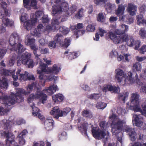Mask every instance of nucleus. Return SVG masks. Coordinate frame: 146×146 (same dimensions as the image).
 <instances>
[{
    "label": "nucleus",
    "instance_id": "nucleus-39",
    "mask_svg": "<svg viewBox=\"0 0 146 146\" xmlns=\"http://www.w3.org/2000/svg\"><path fill=\"white\" fill-rule=\"evenodd\" d=\"M141 68V64L139 62H136L133 64V70L135 71H140Z\"/></svg>",
    "mask_w": 146,
    "mask_h": 146
},
{
    "label": "nucleus",
    "instance_id": "nucleus-46",
    "mask_svg": "<svg viewBox=\"0 0 146 146\" xmlns=\"http://www.w3.org/2000/svg\"><path fill=\"white\" fill-rule=\"evenodd\" d=\"M61 0H51V4L52 6V11L54 9V7H58L61 2Z\"/></svg>",
    "mask_w": 146,
    "mask_h": 146
},
{
    "label": "nucleus",
    "instance_id": "nucleus-58",
    "mask_svg": "<svg viewBox=\"0 0 146 146\" xmlns=\"http://www.w3.org/2000/svg\"><path fill=\"white\" fill-rule=\"evenodd\" d=\"M77 9V6L75 5H72V6L70 7V9H69L70 12H69L70 13H70L71 14H72L74 12L76 11Z\"/></svg>",
    "mask_w": 146,
    "mask_h": 146
},
{
    "label": "nucleus",
    "instance_id": "nucleus-50",
    "mask_svg": "<svg viewBox=\"0 0 146 146\" xmlns=\"http://www.w3.org/2000/svg\"><path fill=\"white\" fill-rule=\"evenodd\" d=\"M84 9L81 8L77 13L75 15V17L77 19H80L83 16V11Z\"/></svg>",
    "mask_w": 146,
    "mask_h": 146
},
{
    "label": "nucleus",
    "instance_id": "nucleus-55",
    "mask_svg": "<svg viewBox=\"0 0 146 146\" xmlns=\"http://www.w3.org/2000/svg\"><path fill=\"white\" fill-rule=\"evenodd\" d=\"M50 21V19L48 17V15H44L42 18V22L43 23H48Z\"/></svg>",
    "mask_w": 146,
    "mask_h": 146
},
{
    "label": "nucleus",
    "instance_id": "nucleus-5",
    "mask_svg": "<svg viewBox=\"0 0 146 146\" xmlns=\"http://www.w3.org/2000/svg\"><path fill=\"white\" fill-rule=\"evenodd\" d=\"M53 10L52 11V13L53 16L56 15L59 12L63 11L65 12L67 16L70 15L68 10V4L65 1H61V2L58 7H54Z\"/></svg>",
    "mask_w": 146,
    "mask_h": 146
},
{
    "label": "nucleus",
    "instance_id": "nucleus-32",
    "mask_svg": "<svg viewBox=\"0 0 146 146\" xmlns=\"http://www.w3.org/2000/svg\"><path fill=\"white\" fill-rule=\"evenodd\" d=\"M8 86L7 79L3 78L1 80H0V87L3 89H6Z\"/></svg>",
    "mask_w": 146,
    "mask_h": 146
},
{
    "label": "nucleus",
    "instance_id": "nucleus-29",
    "mask_svg": "<svg viewBox=\"0 0 146 146\" xmlns=\"http://www.w3.org/2000/svg\"><path fill=\"white\" fill-rule=\"evenodd\" d=\"M139 115H138L136 114H135L133 115V117L134 120H133V122L135 125L136 126L140 127L142 125L143 123L140 120L139 117Z\"/></svg>",
    "mask_w": 146,
    "mask_h": 146
},
{
    "label": "nucleus",
    "instance_id": "nucleus-45",
    "mask_svg": "<svg viewBox=\"0 0 146 146\" xmlns=\"http://www.w3.org/2000/svg\"><path fill=\"white\" fill-rule=\"evenodd\" d=\"M43 14V12L41 11H38L36 12L35 13L34 15H33V17H32V18H31L33 20L36 19V22H37V20L39 18L42 16Z\"/></svg>",
    "mask_w": 146,
    "mask_h": 146
},
{
    "label": "nucleus",
    "instance_id": "nucleus-61",
    "mask_svg": "<svg viewBox=\"0 0 146 146\" xmlns=\"http://www.w3.org/2000/svg\"><path fill=\"white\" fill-rule=\"evenodd\" d=\"M48 46L50 48H55L56 47V43L54 41H49L48 44Z\"/></svg>",
    "mask_w": 146,
    "mask_h": 146
},
{
    "label": "nucleus",
    "instance_id": "nucleus-11",
    "mask_svg": "<svg viewBox=\"0 0 146 146\" xmlns=\"http://www.w3.org/2000/svg\"><path fill=\"white\" fill-rule=\"evenodd\" d=\"M116 73L115 79L120 83L121 82L124 85L125 83L126 79L124 76V72L121 69H117L115 70Z\"/></svg>",
    "mask_w": 146,
    "mask_h": 146
},
{
    "label": "nucleus",
    "instance_id": "nucleus-19",
    "mask_svg": "<svg viewBox=\"0 0 146 146\" xmlns=\"http://www.w3.org/2000/svg\"><path fill=\"white\" fill-rule=\"evenodd\" d=\"M45 128L47 131L51 130L53 128L54 121L51 119H46L44 121Z\"/></svg>",
    "mask_w": 146,
    "mask_h": 146
},
{
    "label": "nucleus",
    "instance_id": "nucleus-63",
    "mask_svg": "<svg viewBox=\"0 0 146 146\" xmlns=\"http://www.w3.org/2000/svg\"><path fill=\"white\" fill-rule=\"evenodd\" d=\"M95 29V28L94 26L92 25H89L87 27H86V30L88 31H94Z\"/></svg>",
    "mask_w": 146,
    "mask_h": 146
},
{
    "label": "nucleus",
    "instance_id": "nucleus-23",
    "mask_svg": "<svg viewBox=\"0 0 146 146\" xmlns=\"http://www.w3.org/2000/svg\"><path fill=\"white\" fill-rule=\"evenodd\" d=\"M137 7L136 5L132 3L128 4L127 11L129 14L132 16H133L136 14Z\"/></svg>",
    "mask_w": 146,
    "mask_h": 146
},
{
    "label": "nucleus",
    "instance_id": "nucleus-25",
    "mask_svg": "<svg viewBox=\"0 0 146 146\" xmlns=\"http://www.w3.org/2000/svg\"><path fill=\"white\" fill-rule=\"evenodd\" d=\"M125 10L124 6L122 4L119 5L117 9L115 11L116 15L119 17V20L121 17H123L124 15H123Z\"/></svg>",
    "mask_w": 146,
    "mask_h": 146
},
{
    "label": "nucleus",
    "instance_id": "nucleus-41",
    "mask_svg": "<svg viewBox=\"0 0 146 146\" xmlns=\"http://www.w3.org/2000/svg\"><path fill=\"white\" fill-rule=\"evenodd\" d=\"M35 40L33 38L31 37L30 36L27 37V39H26L25 43L26 44H28L29 45H32L35 44Z\"/></svg>",
    "mask_w": 146,
    "mask_h": 146
},
{
    "label": "nucleus",
    "instance_id": "nucleus-1",
    "mask_svg": "<svg viewBox=\"0 0 146 146\" xmlns=\"http://www.w3.org/2000/svg\"><path fill=\"white\" fill-rule=\"evenodd\" d=\"M58 90L57 86L53 84L42 91L38 90L36 92L35 94H30L27 98V101L28 103H30L34 99H37L39 102L44 104L45 101L47 100V94L52 95Z\"/></svg>",
    "mask_w": 146,
    "mask_h": 146
},
{
    "label": "nucleus",
    "instance_id": "nucleus-22",
    "mask_svg": "<svg viewBox=\"0 0 146 146\" xmlns=\"http://www.w3.org/2000/svg\"><path fill=\"white\" fill-rule=\"evenodd\" d=\"M122 35V36L121 37L122 42H126L128 46L129 45H131V41H132L133 37V36L125 33Z\"/></svg>",
    "mask_w": 146,
    "mask_h": 146
},
{
    "label": "nucleus",
    "instance_id": "nucleus-38",
    "mask_svg": "<svg viewBox=\"0 0 146 146\" xmlns=\"http://www.w3.org/2000/svg\"><path fill=\"white\" fill-rule=\"evenodd\" d=\"M137 24L140 25L141 24L146 25V20L144 19L142 15H139L137 17Z\"/></svg>",
    "mask_w": 146,
    "mask_h": 146
},
{
    "label": "nucleus",
    "instance_id": "nucleus-26",
    "mask_svg": "<svg viewBox=\"0 0 146 146\" xmlns=\"http://www.w3.org/2000/svg\"><path fill=\"white\" fill-rule=\"evenodd\" d=\"M53 100L55 102H62L64 99V97L61 94L58 93L53 95L52 96Z\"/></svg>",
    "mask_w": 146,
    "mask_h": 146
},
{
    "label": "nucleus",
    "instance_id": "nucleus-40",
    "mask_svg": "<svg viewBox=\"0 0 146 146\" xmlns=\"http://www.w3.org/2000/svg\"><path fill=\"white\" fill-rule=\"evenodd\" d=\"M44 27V31H42V33H45L46 31H47L48 33L50 32L52 30L53 31H57V29L55 28L52 25L51 26L49 25L46 26V27L43 26Z\"/></svg>",
    "mask_w": 146,
    "mask_h": 146
},
{
    "label": "nucleus",
    "instance_id": "nucleus-12",
    "mask_svg": "<svg viewBox=\"0 0 146 146\" xmlns=\"http://www.w3.org/2000/svg\"><path fill=\"white\" fill-rule=\"evenodd\" d=\"M21 38L19 34L16 32H13L9 38V46L11 47L18 42H21Z\"/></svg>",
    "mask_w": 146,
    "mask_h": 146
},
{
    "label": "nucleus",
    "instance_id": "nucleus-16",
    "mask_svg": "<svg viewBox=\"0 0 146 146\" xmlns=\"http://www.w3.org/2000/svg\"><path fill=\"white\" fill-rule=\"evenodd\" d=\"M108 37L112 40L114 43L118 44L122 43L121 37L117 36L115 34L113 33L111 31H109L107 34Z\"/></svg>",
    "mask_w": 146,
    "mask_h": 146
},
{
    "label": "nucleus",
    "instance_id": "nucleus-28",
    "mask_svg": "<svg viewBox=\"0 0 146 146\" xmlns=\"http://www.w3.org/2000/svg\"><path fill=\"white\" fill-rule=\"evenodd\" d=\"M21 70L20 69H18L17 72V74H19V79L20 80H23L24 81L28 79V74H27V72H25L24 74H21L20 72Z\"/></svg>",
    "mask_w": 146,
    "mask_h": 146
},
{
    "label": "nucleus",
    "instance_id": "nucleus-7",
    "mask_svg": "<svg viewBox=\"0 0 146 146\" xmlns=\"http://www.w3.org/2000/svg\"><path fill=\"white\" fill-rule=\"evenodd\" d=\"M92 134L93 137L96 139H101L105 137L107 134L109 135V133L106 130L99 129L98 127H92L91 130Z\"/></svg>",
    "mask_w": 146,
    "mask_h": 146
},
{
    "label": "nucleus",
    "instance_id": "nucleus-17",
    "mask_svg": "<svg viewBox=\"0 0 146 146\" xmlns=\"http://www.w3.org/2000/svg\"><path fill=\"white\" fill-rule=\"evenodd\" d=\"M15 71L14 70H6L4 69H3V75L7 76H12V77L14 81L17 80L18 79V77H19V74H17L16 72V75H15Z\"/></svg>",
    "mask_w": 146,
    "mask_h": 146
},
{
    "label": "nucleus",
    "instance_id": "nucleus-60",
    "mask_svg": "<svg viewBox=\"0 0 146 146\" xmlns=\"http://www.w3.org/2000/svg\"><path fill=\"white\" fill-rule=\"evenodd\" d=\"M106 105L104 103L99 102L97 104V107L99 109H104L106 106Z\"/></svg>",
    "mask_w": 146,
    "mask_h": 146
},
{
    "label": "nucleus",
    "instance_id": "nucleus-30",
    "mask_svg": "<svg viewBox=\"0 0 146 146\" xmlns=\"http://www.w3.org/2000/svg\"><path fill=\"white\" fill-rule=\"evenodd\" d=\"M131 45H129V46L130 47H134V49L135 50H137L139 49V48L140 46L141 42L139 40H135L133 38V40L131 41Z\"/></svg>",
    "mask_w": 146,
    "mask_h": 146
},
{
    "label": "nucleus",
    "instance_id": "nucleus-51",
    "mask_svg": "<svg viewBox=\"0 0 146 146\" xmlns=\"http://www.w3.org/2000/svg\"><path fill=\"white\" fill-rule=\"evenodd\" d=\"M52 25H53L55 28L57 29V30H58V28L59 27V22L57 19H52Z\"/></svg>",
    "mask_w": 146,
    "mask_h": 146
},
{
    "label": "nucleus",
    "instance_id": "nucleus-47",
    "mask_svg": "<svg viewBox=\"0 0 146 146\" xmlns=\"http://www.w3.org/2000/svg\"><path fill=\"white\" fill-rule=\"evenodd\" d=\"M139 34L141 38L143 39L146 38V31L145 28H141L139 32Z\"/></svg>",
    "mask_w": 146,
    "mask_h": 146
},
{
    "label": "nucleus",
    "instance_id": "nucleus-33",
    "mask_svg": "<svg viewBox=\"0 0 146 146\" xmlns=\"http://www.w3.org/2000/svg\"><path fill=\"white\" fill-rule=\"evenodd\" d=\"M64 38L61 34H57L54 37V40L57 43H58L60 46L63 43Z\"/></svg>",
    "mask_w": 146,
    "mask_h": 146
},
{
    "label": "nucleus",
    "instance_id": "nucleus-64",
    "mask_svg": "<svg viewBox=\"0 0 146 146\" xmlns=\"http://www.w3.org/2000/svg\"><path fill=\"white\" fill-rule=\"evenodd\" d=\"M140 53L141 54H144L146 52V45H143L139 49Z\"/></svg>",
    "mask_w": 146,
    "mask_h": 146
},
{
    "label": "nucleus",
    "instance_id": "nucleus-56",
    "mask_svg": "<svg viewBox=\"0 0 146 146\" xmlns=\"http://www.w3.org/2000/svg\"><path fill=\"white\" fill-rule=\"evenodd\" d=\"M30 1H31V2L30 4V6L31 7H35V8L36 7L37 2L36 0H30L29 5H25V6L24 5V3L23 2V5L25 7H27V6L29 5L30 4Z\"/></svg>",
    "mask_w": 146,
    "mask_h": 146
},
{
    "label": "nucleus",
    "instance_id": "nucleus-2",
    "mask_svg": "<svg viewBox=\"0 0 146 146\" xmlns=\"http://www.w3.org/2000/svg\"><path fill=\"white\" fill-rule=\"evenodd\" d=\"M16 93L14 94L11 93L9 96H5L2 97V99L5 106H11L14 105L15 102H22L24 100L22 94L27 95V93L24 89L20 88H16Z\"/></svg>",
    "mask_w": 146,
    "mask_h": 146
},
{
    "label": "nucleus",
    "instance_id": "nucleus-4",
    "mask_svg": "<svg viewBox=\"0 0 146 146\" xmlns=\"http://www.w3.org/2000/svg\"><path fill=\"white\" fill-rule=\"evenodd\" d=\"M31 54L26 52L21 56L22 60H17V65L20 66L22 63L28 68H33L34 66V62L33 60L31 59Z\"/></svg>",
    "mask_w": 146,
    "mask_h": 146
},
{
    "label": "nucleus",
    "instance_id": "nucleus-48",
    "mask_svg": "<svg viewBox=\"0 0 146 146\" xmlns=\"http://www.w3.org/2000/svg\"><path fill=\"white\" fill-rule=\"evenodd\" d=\"M58 30H59V31L64 35L67 34L69 32V30L68 29L64 26L60 27L59 26Z\"/></svg>",
    "mask_w": 146,
    "mask_h": 146
},
{
    "label": "nucleus",
    "instance_id": "nucleus-14",
    "mask_svg": "<svg viewBox=\"0 0 146 146\" xmlns=\"http://www.w3.org/2000/svg\"><path fill=\"white\" fill-rule=\"evenodd\" d=\"M5 16L2 19L3 24L2 27L0 29V33H4L6 31L5 27L7 26H12L13 24V22Z\"/></svg>",
    "mask_w": 146,
    "mask_h": 146
},
{
    "label": "nucleus",
    "instance_id": "nucleus-36",
    "mask_svg": "<svg viewBox=\"0 0 146 146\" xmlns=\"http://www.w3.org/2000/svg\"><path fill=\"white\" fill-rule=\"evenodd\" d=\"M104 7L106 10L109 12L112 11L115 8V4H112L110 3H108L104 5Z\"/></svg>",
    "mask_w": 146,
    "mask_h": 146
},
{
    "label": "nucleus",
    "instance_id": "nucleus-54",
    "mask_svg": "<svg viewBox=\"0 0 146 146\" xmlns=\"http://www.w3.org/2000/svg\"><path fill=\"white\" fill-rule=\"evenodd\" d=\"M34 86V83H32L31 84H29L28 85L27 88V91H26V92L27 93V95L30 94L32 91Z\"/></svg>",
    "mask_w": 146,
    "mask_h": 146
},
{
    "label": "nucleus",
    "instance_id": "nucleus-43",
    "mask_svg": "<svg viewBox=\"0 0 146 146\" xmlns=\"http://www.w3.org/2000/svg\"><path fill=\"white\" fill-rule=\"evenodd\" d=\"M112 32L113 33L115 34L116 35H121L123 34V33L121 30L117 29L114 27H113L112 28L110 31Z\"/></svg>",
    "mask_w": 146,
    "mask_h": 146
},
{
    "label": "nucleus",
    "instance_id": "nucleus-20",
    "mask_svg": "<svg viewBox=\"0 0 146 146\" xmlns=\"http://www.w3.org/2000/svg\"><path fill=\"white\" fill-rule=\"evenodd\" d=\"M120 88L118 87H115L112 85H107L102 88L104 92H106L108 91H113L114 93H118L119 92Z\"/></svg>",
    "mask_w": 146,
    "mask_h": 146
},
{
    "label": "nucleus",
    "instance_id": "nucleus-15",
    "mask_svg": "<svg viewBox=\"0 0 146 146\" xmlns=\"http://www.w3.org/2000/svg\"><path fill=\"white\" fill-rule=\"evenodd\" d=\"M125 130L127 133H128L131 141H135L137 139V134L134 129L129 126H127L126 127Z\"/></svg>",
    "mask_w": 146,
    "mask_h": 146
},
{
    "label": "nucleus",
    "instance_id": "nucleus-57",
    "mask_svg": "<svg viewBox=\"0 0 146 146\" xmlns=\"http://www.w3.org/2000/svg\"><path fill=\"white\" fill-rule=\"evenodd\" d=\"M100 96L99 94H93L88 96V98L90 99L94 100H97L99 99Z\"/></svg>",
    "mask_w": 146,
    "mask_h": 146
},
{
    "label": "nucleus",
    "instance_id": "nucleus-44",
    "mask_svg": "<svg viewBox=\"0 0 146 146\" xmlns=\"http://www.w3.org/2000/svg\"><path fill=\"white\" fill-rule=\"evenodd\" d=\"M70 40L68 38H66L64 39V43L63 42V43H62L61 46L63 48H66L70 44Z\"/></svg>",
    "mask_w": 146,
    "mask_h": 146
},
{
    "label": "nucleus",
    "instance_id": "nucleus-42",
    "mask_svg": "<svg viewBox=\"0 0 146 146\" xmlns=\"http://www.w3.org/2000/svg\"><path fill=\"white\" fill-rule=\"evenodd\" d=\"M129 56L127 54H124L123 55H120L119 56L117 57V60L119 61L123 60L125 61L129 62V60L128 59V57Z\"/></svg>",
    "mask_w": 146,
    "mask_h": 146
},
{
    "label": "nucleus",
    "instance_id": "nucleus-6",
    "mask_svg": "<svg viewBox=\"0 0 146 146\" xmlns=\"http://www.w3.org/2000/svg\"><path fill=\"white\" fill-rule=\"evenodd\" d=\"M71 110L70 108L67 107L64 108L63 111H61L58 107H55L51 111L50 113L53 115L54 118L58 119L60 117L66 116Z\"/></svg>",
    "mask_w": 146,
    "mask_h": 146
},
{
    "label": "nucleus",
    "instance_id": "nucleus-52",
    "mask_svg": "<svg viewBox=\"0 0 146 146\" xmlns=\"http://www.w3.org/2000/svg\"><path fill=\"white\" fill-rule=\"evenodd\" d=\"M107 0H94L95 4L100 6L106 3Z\"/></svg>",
    "mask_w": 146,
    "mask_h": 146
},
{
    "label": "nucleus",
    "instance_id": "nucleus-31",
    "mask_svg": "<svg viewBox=\"0 0 146 146\" xmlns=\"http://www.w3.org/2000/svg\"><path fill=\"white\" fill-rule=\"evenodd\" d=\"M128 93L127 92L119 93L118 95V98L120 102H125V100L127 98Z\"/></svg>",
    "mask_w": 146,
    "mask_h": 146
},
{
    "label": "nucleus",
    "instance_id": "nucleus-18",
    "mask_svg": "<svg viewBox=\"0 0 146 146\" xmlns=\"http://www.w3.org/2000/svg\"><path fill=\"white\" fill-rule=\"evenodd\" d=\"M44 27L42 24H39L37 26V28L32 29L30 31L31 34L33 36H38L39 34L42 33L44 31Z\"/></svg>",
    "mask_w": 146,
    "mask_h": 146
},
{
    "label": "nucleus",
    "instance_id": "nucleus-59",
    "mask_svg": "<svg viewBox=\"0 0 146 146\" xmlns=\"http://www.w3.org/2000/svg\"><path fill=\"white\" fill-rule=\"evenodd\" d=\"M121 26V29L124 34L127 32L128 30V27L127 25L125 24H122Z\"/></svg>",
    "mask_w": 146,
    "mask_h": 146
},
{
    "label": "nucleus",
    "instance_id": "nucleus-3",
    "mask_svg": "<svg viewBox=\"0 0 146 146\" xmlns=\"http://www.w3.org/2000/svg\"><path fill=\"white\" fill-rule=\"evenodd\" d=\"M111 120L113 119L111 125V131L114 135H117L122 130L123 127V121L119 120L115 121L116 118L115 115L113 113L109 117Z\"/></svg>",
    "mask_w": 146,
    "mask_h": 146
},
{
    "label": "nucleus",
    "instance_id": "nucleus-49",
    "mask_svg": "<svg viewBox=\"0 0 146 146\" xmlns=\"http://www.w3.org/2000/svg\"><path fill=\"white\" fill-rule=\"evenodd\" d=\"M74 35L76 36V38H78L79 36L83 35L85 33L84 31L83 30H76L74 31Z\"/></svg>",
    "mask_w": 146,
    "mask_h": 146
},
{
    "label": "nucleus",
    "instance_id": "nucleus-37",
    "mask_svg": "<svg viewBox=\"0 0 146 146\" xmlns=\"http://www.w3.org/2000/svg\"><path fill=\"white\" fill-rule=\"evenodd\" d=\"M68 54L67 55V57L70 60L76 58L77 57V53L75 52H69L68 51H67L64 52V54Z\"/></svg>",
    "mask_w": 146,
    "mask_h": 146
},
{
    "label": "nucleus",
    "instance_id": "nucleus-13",
    "mask_svg": "<svg viewBox=\"0 0 146 146\" xmlns=\"http://www.w3.org/2000/svg\"><path fill=\"white\" fill-rule=\"evenodd\" d=\"M21 42H18L17 43L15 44L9 48V50L11 51H15L18 54H21L24 52L26 49L24 47L23 45L21 44Z\"/></svg>",
    "mask_w": 146,
    "mask_h": 146
},
{
    "label": "nucleus",
    "instance_id": "nucleus-9",
    "mask_svg": "<svg viewBox=\"0 0 146 146\" xmlns=\"http://www.w3.org/2000/svg\"><path fill=\"white\" fill-rule=\"evenodd\" d=\"M39 67L37 70V73L39 74L38 78L39 79L44 83L46 80V76L45 74L43 73L46 72L47 74L46 68L48 67L46 64L40 62L39 64Z\"/></svg>",
    "mask_w": 146,
    "mask_h": 146
},
{
    "label": "nucleus",
    "instance_id": "nucleus-10",
    "mask_svg": "<svg viewBox=\"0 0 146 146\" xmlns=\"http://www.w3.org/2000/svg\"><path fill=\"white\" fill-rule=\"evenodd\" d=\"M139 95L136 93H133L132 94L131 102L134 104L133 107L134 112H140L141 113V109L140 108L139 101Z\"/></svg>",
    "mask_w": 146,
    "mask_h": 146
},
{
    "label": "nucleus",
    "instance_id": "nucleus-34",
    "mask_svg": "<svg viewBox=\"0 0 146 146\" xmlns=\"http://www.w3.org/2000/svg\"><path fill=\"white\" fill-rule=\"evenodd\" d=\"M82 115L88 118H91L93 117L92 112L88 110H84L82 112Z\"/></svg>",
    "mask_w": 146,
    "mask_h": 146
},
{
    "label": "nucleus",
    "instance_id": "nucleus-35",
    "mask_svg": "<svg viewBox=\"0 0 146 146\" xmlns=\"http://www.w3.org/2000/svg\"><path fill=\"white\" fill-rule=\"evenodd\" d=\"M120 21L126 22L130 24L133 23V19L129 17L128 16L124 15L123 17H121L120 18Z\"/></svg>",
    "mask_w": 146,
    "mask_h": 146
},
{
    "label": "nucleus",
    "instance_id": "nucleus-24",
    "mask_svg": "<svg viewBox=\"0 0 146 146\" xmlns=\"http://www.w3.org/2000/svg\"><path fill=\"white\" fill-rule=\"evenodd\" d=\"M36 23V19L33 20L31 19V20H28L24 23V27L27 30H30L33 25Z\"/></svg>",
    "mask_w": 146,
    "mask_h": 146
},
{
    "label": "nucleus",
    "instance_id": "nucleus-21",
    "mask_svg": "<svg viewBox=\"0 0 146 146\" xmlns=\"http://www.w3.org/2000/svg\"><path fill=\"white\" fill-rule=\"evenodd\" d=\"M61 68L56 64H54L52 68H46L47 74H57L60 71Z\"/></svg>",
    "mask_w": 146,
    "mask_h": 146
},
{
    "label": "nucleus",
    "instance_id": "nucleus-8",
    "mask_svg": "<svg viewBox=\"0 0 146 146\" xmlns=\"http://www.w3.org/2000/svg\"><path fill=\"white\" fill-rule=\"evenodd\" d=\"M1 135L2 137L7 138L6 146H19L15 141V136L13 134H10L9 132L7 133L5 131L1 133Z\"/></svg>",
    "mask_w": 146,
    "mask_h": 146
},
{
    "label": "nucleus",
    "instance_id": "nucleus-53",
    "mask_svg": "<svg viewBox=\"0 0 146 146\" xmlns=\"http://www.w3.org/2000/svg\"><path fill=\"white\" fill-rule=\"evenodd\" d=\"M31 107L33 111L32 113L33 115L34 116H37V114L40 111L39 109L34 105L32 106Z\"/></svg>",
    "mask_w": 146,
    "mask_h": 146
},
{
    "label": "nucleus",
    "instance_id": "nucleus-62",
    "mask_svg": "<svg viewBox=\"0 0 146 146\" xmlns=\"http://www.w3.org/2000/svg\"><path fill=\"white\" fill-rule=\"evenodd\" d=\"M41 54H45L49 52V50L48 48H39V49Z\"/></svg>",
    "mask_w": 146,
    "mask_h": 146
},
{
    "label": "nucleus",
    "instance_id": "nucleus-27",
    "mask_svg": "<svg viewBox=\"0 0 146 146\" xmlns=\"http://www.w3.org/2000/svg\"><path fill=\"white\" fill-rule=\"evenodd\" d=\"M88 126V125L87 123H84L81 124L80 126H78V128L82 133L87 136V131Z\"/></svg>",
    "mask_w": 146,
    "mask_h": 146
}]
</instances>
